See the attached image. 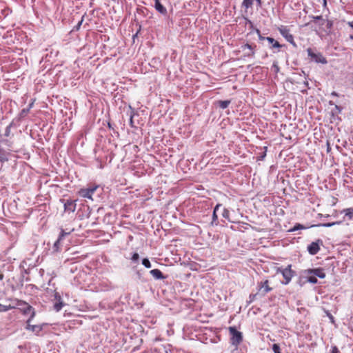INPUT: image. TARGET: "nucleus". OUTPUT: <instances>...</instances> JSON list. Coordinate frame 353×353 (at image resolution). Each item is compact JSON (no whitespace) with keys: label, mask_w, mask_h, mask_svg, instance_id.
I'll return each mask as SVG.
<instances>
[{"label":"nucleus","mask_w":353,"mask_h":353,"mask_svg":"<svg viewBox=\"0 0 353 353\" xmlns=\"http://www.w3.org/2000/svg\"><path fill=\"white\" fill-rule=\"evenodd\" d=\"M230 343L236 349L243 341V334L240 331L236 330L234 327H228Z\"/></svg>","instance_id":"f257e3e1"},{"label":"nucleus","mask_w":353,"mask_h":353,"mask_svg":"<svg viewBox=\"0 0 353 353\" xmlns=\"http://www.w3.org/2000/svg\"><path fill=\"white\" fill-rule=\"evenodd\" d=\"M276 272L281 273L283 275L284 281H282V284L283 285H288L291 281L292 277L294 275V272L292 270L291 265H288L285 268H279L276 270Z\"/></svg>","instance_id":"f03ea898"},{"label":"nucleus","mask_w":353,"mask_h":353,"mask_svg":"<svg viewBox=\"0 0 353 353\" xmlns=\"http://www.w3.org/2000/svg\"><path fill=\"white\" fill-rule=\"evenodd\" d=\"M307 52L308 57L311 59L312 61L322 64H326L327 63L326 58L324 57L321 52H315L311 48H307Z\"/></svg>","instance_id":"7ed1b4c3"},{"label":"nucleus","mask_w":353,"mask_h":353,"mask_svg":"<svg viewBox=\"0 0 353 353\" xmlns=\"http://www.w3.org/2000/svg\"><path fill=\"white\" fill-rule=\"evenodd\" d=\"M35 315L36 312H32V315H30V318L26 321V330L39 334V333L42 331L43 325H32V320L35 316Z\"/></svg>","instance_id":"20e7f679"},{"label":"nucleus","mask_w":353,"mask_h":353,"mask_svg":"<svg viewBox=\"0 0 353 353\" xmlns=\"http://www.w3.org/2000/svg\"><path fill=\"white\" fill-rule=\"evenodd\" d=\"M98 188V185H90L86 188H81L78 194L83 197L92 200V195Z\"/></svg>","instance_id":"39448f33"},{"label":"nucleus","mask_w":353,"mask_h":353,"mask_svg":"<svg viewBox=\"0 0 353 353\" xmlns=\"http://www.w3.org/2000/svg\"><path fill=\"white\" fill-rule=\"evenodd\" d=\"M280 34L287 41L292 44L293 46H296V43L294 40L293 35L290 33V30L284 26H281L278 28Z\"/></svg>","instance_id":"423d86ee"},{"label":"nucleus","mask_w":353,"mask_h":353,"mask_svg":"<svg viewBox=\"0 0 353 353\" xmlns=\"http://www.w3.org/2000/svg\"><path fill=\"white\" fill-rule=\"evenodd\" d=\"M255 47L248 43L242 45L240 51L243 52L244 57H253L255 54Z\"/></svg>","instance_id":"0eeeda50"},{"label":"nucleus","mask_w":353,"mask_h":353,"mask_svg":"<svg viewBox=\"0 0 353 353\" xmlns=\"http://www.w3.org/2000/svg\"><path fill=\"white\" fill-rule=\"evenodd\" d=\"M61 201L63 203L65 211L70 212H73L75 211L77 206L76 200H67L66 201H64L63 199H61Z\"/></svg>","instance_id":"6e6552de"},{"label":"nucleus","mask_w":353,"mask_h":353,"mask_svg":"<svg viewBox=\"0 0 353 353\" xmlns=\"http://www.w3.org/2000/svg\"><path fill=\"white\" fill-rule=\"evenodd\" d=\"M259 290H261L263 294H267L272 291V288L269 286L268 280H265L263 282H261L258 284Z\"/></svg>","instance_id":"1a4fd4ad"},{"label":"nucleus","mask_w":353,"mask_h":353,"mask_svg":"<svg viewBox=\"0 0 353 353\" xmlns=\"http://www.w3.org/2000/svg\"><path fill=\"white\" fill-rule=\"evenodd\" d=\"M307 273L314 274L316 277L318 276L320 279H323L325 277V274L324 270L321 268L311 269L307 270Z\"/></svg>","instance_id":"9d476101"},{"label":"nucleus","mask_w":353,"mask_h":353,"mask_svg":"<svg viewBox=\"0 0 353 353\" xmlns=\"http://www.w3.org/2000/svg\"><path fill=\"white\" fill-rule=\"evenodd\" d=\"M320 250L319 245L317 242H312L307 246V250L310 254H316Z\"/></svg>","instance_id":"9b49d317"},{"label":"nucleus","mask_w":353,"mask_h":353,"mask_svg":"<svg viewBox=\"0 0 353 353\" xmlns=\"http://www.w3.org/2000/svg\"><path fill=\"white\" fill-rule=\"evenodd\" d=\"M154 7L155 9L163 14H166L167 10L166 8L161 3L160 0H154Z\"/></svg>","instance_id":"f8f14e48"},{"label":"nucleus","mask_w":353,"mask_h":353,"mask_svg":"<svg viewBox=\"0 0 353 353\" xmlns=\"http://www.w3.org/2000/svg\"><path fill=\"white\" fill-rule=\"evenodd\" d=\"M150 274L156 279H164L165 276L163 274L159 269H154L150 270Z\"/></svg>","instance_id":"ddd939ff"},{"label":"nucleus","mask_w":353,"mask_h":353,"mask_svg":"<svg viewBox=\"0 0 353 353\" xmlns=\"http://www.w3.org/2000/svg\"><path fill=\"white\" fill-rule=\"evenodd\" d=\"M341 213H343L345 214V216H346L348 220H352L353 219V208H349L343 209L341 212Z\"/></svg>","instance_id":"4468645a"},{"label":"nucleus","mask_w":353,"mask_h":353,"mask_svg":"<svg viewBox=\"0 0 353 353\" xmlns=\"http://www.w3.org/2000/svg\"><path fill=\"white\" fill-rule=\"evenodd\" d=\"M341 223V221H335L332 223H320L318 225H314L311 227H324V228H330L335 225H340Z\"/></svg>","instance_id":"2eb2a0df"},{"label":"nucleus","mask_w":353,"mask_h":353,"mask_svg":"<svg viewBox=\"0 0 353 353\" xmlns=\"http://www.w3.org/2000/svg\"><path fill=\"white\" fill-rule=\"evenodd\" d=\"M72 231H74V228L72 229H61V232L59 234V240H62V239L66 236L70 234Z\"/></svg>","instance_id":"dca6fc26"},{"label":"nucleus","mask_w":353,"mask_h":353,"mask_svg":"<svg viewBox=\"0 0 353 353\" xmlns=\"http://www.w3.org/2000/svg\"><path fill=\"white\" fill-rule=\"evenodd\" d=\"M20 310L23 314H30V315H32V312H35L34 309L30 305H28L25 308Z\"/></svg>","instance_id":"f3484780"},{"label":"nucleus","mask_w":353,"mask_h":353,"mask_svg":"<svg viewBox=\"0 0 353 353\" xmlns=\"http://www.w3.org/2000/svg\"><path fill=\"white\" fill-rule=\"evenodd\" d=\"M266 40L272 45V48H281V45L272 37H266Z\"/></svg>","instance_id":"a211bd4d"},{"label":"nucleus","mask_w":353,"mask_h":353,"mask_svg":"<svg viewBox=\"0 0 353 353\" xmlns=\"http://www.w3.org/2000/svg\"><path fill=\"white\" fill-rule=\"evenodd\" d=\"M307 227H305L304 225L300 224V223H296L293 228L289 230V232H295L299 230H305L307 229Z\"/></svg>","instance_id":"6ab92c4d"},{"label":"nucleus","mask_w":353,"mask_h":353,"mask_svg":"<svg viewBox=\"0 0 353 353\" xmlns=\"http://www.w3.org/2000/svg\"><path fill=\"white\" fill-rule=\"evenodd\" d=\"M63 305V302L61 301V297L59 296V299H58V301L56 302L54 304V310H56L57 312H59V310H61L62 307Z\"/></svg>","instance_id":"aec40b11"},{"label":"nucleus","mask_w":353,"mask_h":353,"mask_svg":"<svg viewBox=\"0 0 353 353\" xmlns=\"http://www.w3.org/2000/svg\"><path fill=\"white\" fill-rule=\"evenodd\" d=\"M252 0H243L242 2V6L246 9L250 8L252 6Z\"/></svg>","instance_id":"412c9836"},{"label":"nucleus","mask_w":353,"mask_h":353,"mask_svg":"<svg viewBox=\"0 0 353 353\" xmlns=\"http://www.w3.org/2000/svg\"><path fill=\"white\" fill-rule=\"evenodd\" d=\"M14 307H15L14 306H12L10 305H3L0 304V312H6V311H8L10 309H13Z\"/></svg>","instance_id":"4be33fe9"},{"label":"nucleus","mask_w":353,"mask_h":353,"mask_svg":"<svg viewBox=\"0 0 353 353\" xmlns=\"http://www.w3.org/2000/svg\"><path fill=\"white\" fill-rule=\"evenodd\" d=\"M307 281L314 284L316 283L318 281L316 277L314 275L307 277Z\"/></svg>","instance_id":"5701e85b"},{"label":"nucleus","mask_w":353,"mask_h":353,"mask_svg":"<svg viewBox=\"0 0 353 353\" xmlns=\"http://www.w3.org/2000/svg\"><path fill=\"white\" fill-rule=\"evenodd\" d=\"M142 264L147 268H151V263L148 259H143L142 260Z\"/></svg>","instance_id":"b1692460"},{"label":"nucleus","mask_w":353,"mask_h":353,"mask_svg":"<svg viewBox=\"0 0 353 353\" xmlns=\"http://www.w3.org/2000/svg\"><path fill=\"white\" fill-rule=\"evenodd\" d=\"M272 350L274 353H281L279 345L276 343L272 345Z\"/></svg>","instance_id":"393cba45"},{"label":"nucleus","mask_w":353,"mask_h":353,"mask_svg":"<svg viewBox=\"0 0 353 353\" xmlns=\"http://www.w3.org/2000/svg\"><path fill=\"white\" fill-rule=\"evenodd\" d=\"M30 110L29 109H27V108H24L23 109L21 112H20V117H26L28 113H29Z\"/></svg>","instance_id":"a878e982"},{"label":"nucleus","mask_w":353,"mask_h":353,"mask_svg":"<svg viewBox=\"0 0 353 353\" xmlns=\"http://www.w3.org/2000/svg\"><path fill=\"white\" fill-rule=\"evenodd\" d=\"M6 160H8V159L6 156V154H5L4 151L3 150H1V152H0V161H4Z\"/></svg>","instance_id":"bb28decb"},{"label":"nucleus","mask_w":353,"mask_h":353,"mask_svg":"<svg viewBox=\"0 0 353 353\" xmlns=\"http://www.w3.org/2000/svg\"><path fill=\"white\" fill-rule=\"evenodd\" d=\"M16 301H17V305L18 306H23V305H26V306H27V305H29L28 303H26V301H22V300H18V299H17Z\"/></svg>","instance_id":"cd10ccee"},{"label":"nucleus","mask_w":353,"mask_h":353,"mask_svg":"<svg viewBox=\"0 0 353 353\" xmlns=\"http://www.w3.org/2000/svg\"><path fill=\"white\" fill-rule=\"evenodd\" d=\"M313 19L315 20V21H322V25L324 24V23H325V20L323 19L322 16H316V17H313Z\"/></svg>","instance_id":"c85d7f7f"},{"label":"nucleus","mask_w":353,"mask_h":353,"mask_svg":"<svg viewBox=\"0 0 353 353\" xmlns=\"http://www.w3.org/2000/svg\"><path fill=\"white\" fill-rule=\"evenodd\" d=\"M61 240H59V237L58 238V239L55 241L54 244V248L56 251H58L59 250V243Z\"/></svg>","instance_id":"c756f323"},{"label":"nucleus","mask_w":353,"mask_h":353,"mask_svg":"<svg viewBox=\"0 0 353 353\" xmlns=\"http://www.w3.org/2000/svg\"><path fill=\"white\" fill-rule=\"evenodd\" d=\"M331 353H341L336 346H332L331 350Z\"/></svg>","instance_id":"7c9ffc66"},{"label":"nucleus","mask_w":353,"mask_h":353,"mask_svg":"<svg viewBox=\"0 0 353 353\" xmlns=\"http://www.w3.org/2000/svg\"><path fill=\"white\" fill-rule=\"evenodd\" d=\"M230 103L229 101H222V109L226 108Z\"/></svg>","instance_id":"2f4dec72"},{"label":"nucleus","mask_w":353,"mask_h":353,"mask_svg":"<svg viewBox=\"0 0 353 353\" xmlns=\"http://www.w3.org/2000/svg\"><path fill=\"white\" fill-rule=\"evenodd\" d=\"M139 259V254L137 253V252L134 253L132 256V261H137Z\"/></svg>","instance_id":"473e14b6"},{"label":"nucleus","mask_w":353,"mask_h":353,"mask_svg":"<svg viewBox=\"0 0 353 353\" xmlns=\"http://www.w3.org/2000/svg\"><path fill=\"white\" fill-rule=\"evenodd\" d=\"M10 125L8 126L6 128L5 136L8 137L10 135Z\"/></svg>","instance_id":"72a5a7b5"},{"label":"nucleus","mask_w":353,"mask_h":353,"mask_svg":"<svg viewBox=\"0 0 353 353\" xmlns=\"http://www.w3.org/2000/svg\"><path fill=\"white\" fill-rule=\"evenodd\" d=\"M272 67L275 72H278L279 71V68L276 63H274Z\"/></svg>","instance_id":"f704fd0d"},{"label":"nucleus","mask_w":353,"mask_h":353,"mask_svg":"<svg viewBox=\"0 0 353 353\" xmlns=\"http://www.w3.org/2000/svg\"><path fill=\"white\" fill-rule=\"evenodd\" d=\"M326 25H327V27L329 28V29H331L332 28V26H333V22L332 21H329L327 20L326 21Z\"/></svg>","instance_id":"c9c22d12"},{"label":"nucleus","mask_w":353,"mask_h":353,"mask_svg":"<svg viewBox=\"0 0 353 353\" xmlns=\"http://www.w3.org/2000/svg\"><path fill=\"white\" fill-rule=\"evenodd\" d=\"M219 207V204H217L214 210V216L216 217V211L218 210V208Z\"/></svg>","instance_id":"e433bc0d"},{"label":"nucleus","mask_w":353,"mask_h":353,"mask_svg":"<svg viewBox=\"0 0 353 353\" xmlns=\"http://www.w3.org/2000/svg\"><path fill=\"white\" fill-rule=\"evenodd\" d=\"M33 104H34V102L32 101V103H30L29 105H28V107L27 108V109H29V110H30V109L32 108L33 106Z\"/></svg>","instance_id":"4c0bfd02"},{"label":"nucleus","mask_w":353,"mask_h":353,"mask_svg":"<svg viewBox=\"0 0 353 353\" xmlns=\"http://www.w3.org/2000/svg\"><path fill=\"white\" fill-rule=\"evenodd\" d=\"M130 123L131 126H133V118H132V116H131V117H130Z\"/></svg>","instance_id":"58836bf2"},{"label":"nucleus","mask_w":353,"mask_h":353,"mask_svg":"<svg viewBox=\"0 0 353 353\" xmlns=\"http://www.w3.org/2000/svg\"><path fill=\"white\" fill-rule=\"evenodd\" d=\"M347 24H348L351 28H353V21H349V22L347 23Z\"/></svg>","instance_id":"ea45409f"},{"label":"nucleus","mask_w":353,"mask_h":353,"mask_svg":"<svg viewBox=\"0 0 353 353\" xmlns=\"http://www.w3.org/2000/svg\"><path fill=\"white\" fill-rule=\"evenodd\" d=\"M4 278V275L3 274H0V281L3 280Z\"/></svg>","instance_id":"a19ab883"},{"label":"nucleus","mask_w":353,"mask_h":353,"mask_svg":"<svg viewBox=\"0 0 353 353\" xmlns=\"http://www.w3.org/2000/svg\"><path fill=\"white\" fill-rule=\"evenodd\" d=\"M332 96H336V97H337V96H338V94H337L336 92H332Z\"/></svg>","instance_id":"79ce46f5"},{"label":"nucleus","mask_w":353,"mask_h":353,"mask_svg":"<svg viewBox=\"0 0 353 353\" xmlns=\"http://www.w3.org/2000/svg\"><path fill=\"white\" fill-rule=\"evenodd\" d=\"M350 38L353 40V35H351Z\"/></svg>","instance_id":"37998d69"},{"label":"nucleus","mask_w":353,"mask_h":353,"mask_svg":"<svg viewBox=\"0 0 353 353\" xmlns=\"http://www.w3.org/2000/svg\"><path fill=\"white\" fill-rule=\"evenodd\" d=\"M257 1L259 2V3H261V0H257Z\"/></svg>","instance_id":"c03bdc74"}]
</instances>
